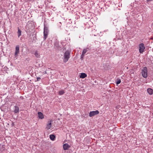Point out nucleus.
Masks as SVG:
<instances>
[{"label":"nucleus","instance_id":"nucleus-1","mask_svg":"<svg viewBox=\"0 0 153 153\" xmlns=\"http://www.w3.org/2000/svg\"><path fill=\"white\" fill-rule=\"evenodd\" d=\"M70 51H67L65 52L64 55L63 60V61L64 62H66L68 61L70 58Z\"/></svg>","mask_w":153,"mask_h":153},{"label":"nucleus","instance_id":"nucleus-2","mask_svg":"<svg viewBox=\"0 0 153 153\" xmlns=\"http://www.w3.org/2000/svg\"><path fill=\"white\" fill-rule=\"evenodd\" d=\"M141 74L145 78L147 77V69L146 67H144L141 70Z\"/></svg>","mask_w":153,"mask_h":153},{"label":"nucleus","instance_id":"nucleus-3","mask_svg":"<svg viewBox=\"0 0 153 153\" xmlns=\"http://www.w3.org/2000/svg\"><path fill=\"white\" fill-rule=\"evenodd\" d=\"M48 32L49 30L48 29V27L44 25L43 33L44 36V40H45L47 38Z\"/></svg>","mask_w":153,"mask_h":153},{"label":"nucleus","instance_id":"nucleus-4","mask_svg":"<svg viewBox=\"0 0 153 153\" xmlns=\"http://www.w3.org/2000/svg\"><path fill=\"white\" fill-rule=\"evenodd\" d=\"M139 51L140 53H142L144 51L145 49L144 44L143 43H141L139 45Z\"/></svg>","mask_w":153,"mask_h":153},{"label":"nucleus","instance_id":"nucleus-5","mask_svg":"<svg viewBox=\"0 0 153 153\" xmlns=\"http://www.w3.org/2000/svg\"><path fill=\"white\" fill-rule=\"evenodd\" d=\"M59 42L57 41H56L54 43V48L57 50H60L61 49V47L59 45Z\"/></svg>","mask_w":153,"mask_h":153},{"label":"nucleus","instance_id":"nucleus-6","mask_svg":"<svg viewBox=\"0 0 153 153\" xmlns=\"http://www.w3.org/2000/svg\"><path fill=\"white\" fill-rule=\"evenodd\" d=\"M99 113V112L98 110L91 111L89 113V116L91 117L96 115L98 114Z\"/></svg>","mask_w":153,"mask_h":153},{"label":"nucleus","instance_id":"nucleus-7","mask_svg":"<svg viewBox=\"0 0 153 153\" xmlns=\"http://www.w3.org/2000/svg\"><path fill=\"white\" fill-rule=\"evenodd\" d=\"M19 45L16 46V47L15 51V56H17L19 53Z\"/></svg>","mask_w":153,"mask_h":153},{"label":"nucleus","instance_id":"nucleus-8","mask_svg":"<svg viewBox=\"0 0 153 153\" xmlns=\"http://www.w3.org/2000/svg\"><path fill=\"white\" fill-rule=\"evenodd\" d=\"M70 147V146L67 143L63 145V148L64 150H67Z\"/></svg>","mask_w":153,"mask_h":153},{"label":"nucleus","instance_id":"nucleus-9","mask_svg":"<svg viewBox=\"0 0 153 153\" xmlns=\"http://www.w3.org/2000/svg\"><path fill=\"white\" fill-rule=\"evenodd\" d=\"M38 114L39 118L42 119L44 118V115L41 112H38Z\"/></svg>","mask_w":153,"mask_h":153},{"label":"nucleus","instance_id":"nucleus-10","mask_svg":"<svg viewBox=\"0 0 153 153\" xmlns=\"http://www.w3.org/2000/svg\"><path fill=\"white\" fill-rule=\"evenodd\" d=\"M15 109L14 111V112L15 113H17L19 112V107L17 106H14Z\"/></svg>","mask_w":153,"mask_h":153},{"label":"nucleus","instance_id":"nucleus-11","mask_svg":"<svg viewBox=\"0 0 153 153\" xmlns=\"http://www.w3.org/2000/svg\"><path fill=\"white\" fill-rule=\"evenodd\" d=\"M22 31L20 29L19 27H18V31L17 32V33L18 34V36L19 38L20 36L21 35Z\"/></svg>","mask_w":153,"mask_h":153},{"label":"nucleus","instance_id":"nucleus-12","mask_svg":"<svg viewBox=\"0 0 153 153\" xmlns=\"http://www.w3.org/2000/svg\"><path fill=\"white\" fill-rule=\"evenodd\" d=\"M87 74L85 73H82L80 76V77L81 78H84L87 77Z\"/></svg>","mask_w":153,"mask_h":153},{"label":"nucleus","instance_id":"nucleus-13","mask_svg":"<svg viewBox=\"0 0 153 153\" xmlns=\"http://www.w3.org/2000/svg\"><path fill=\"white\" fill-rule=\"evenodd\" d=\"M148 93L150 95H152L153 94V90L151 88H148L147 90Z\"/></svg>","mask_w":153,"mask_h":153},{"label":"nucleus","instance_id":"nucleus-14","mask_svg":"<svg viewBox=\"0 0 153 153\" xmlns=\"http://www.w3.org/2000/svg\"><path fill=\"white\" fill-rule=\"evenodd\" d=\"M51 120H50V122H48L49 123H48L47 125V126L46 127V128L48 129H50L51 126Z\"/></svg>","mask_w":153,"mask_h":153},{"label":"nucleus","instance_id":"nucleus-15","mask_svg":"<svg viewBox=\"0 0 153 153\" xmlns=\"http://www.w3.org/2000/svg\"><path fill=\"white\" fill-rule=\"evenodd\" d=\"M90 49L88 48H86L84 49L82 51V53L83 54H85L88 51L90 50Z\"/></svg>","mask_w":153,"mask_h":153},{"label":"nucleus","instance_id":"nucleus-16","mask_svg":"<svg viewBox=\"0 0 153 153\" xmlns=\"http://www.w3.org/2000/svg\"><path fill=\"white\" fill-rule=\"evenodd\" d=\"M55 138V136L53 134H51L50 135V138L52 140H54Z\"/></svg>","mask_w":153,"mask_h":153},{"label":"nucleus","instance_id":"nucleus-17","mask_svg":"<svg viewBox=\"0 0 153 153\" xmlns=\"http://www.w3.org/2000/svg\"><path fill=\"white\" fill-rule=\"evenodd\" d=\"M65 91L64 90H60L59 92V95H62L65 93Z\"/></svg>","mask_w":153,"mask_h":153},{"label":"nucleus","instance_id":"nucleus-18","mask_svg":"<svg viewBox=\"0 0 153 153\" xmlns=\"http://www.w3.org/2000/svg\"><path fill=\"white\" fill-rule=\"evenodd\" d=\"M34 55L36 57L38 58L40 56L37 51H35Z\"/></svg>","mask_w":153,"mask_h":153},{"label":"nucleus","instance_id":"nucleus-19","mask_svg":"<svg viewBox=\"0 0 153 153\" xmlns=\"http://www.w3.org/2000/svg\"><path fill=\"white\" fill-rule=\"evenodd\" d=\"M121 80L120 79H117V82H116V84L117 85H118L121 82Z\"/></svg>","mask_w":153,"mask_h":153},{"label":"nucleus","instance_id":"nucleus-20","mask_svg":"<svg viewBox=\"0 0 153 153\" xmlns=\"http://www.w3.org/2000/svg\"><path fill=\"white\" fill-rule=\"evenodd\" d=\"M85 54H83L82 53V55L81 56V59H82L83 58V57L84 56Z\"/></svg>","mask_w":153,"mask_h":153},{"label":"nucleus","instance_id":"nucleus-21","mask_svg":"<svg viewBox=\"0 0 153 153\" xmlns=\"http://www.w3.org/2000/svg\"><path fill=\"white\" fill-rule=\"evenodd\" d=\"M31 25H32V24H31L30 23H27V25L26 26V28H27V27H28V26Z\"/></svg>","mask_w":153,"mask_h":153},{"label":"nucleus","instance_id":"nucleus-22","mask_svg":"<svg viewBox=\"0 0 153 153\" xmlns=\"http://www.w3.org/2000/svg\"><path fill=\"white\" fill-rule=\"evenodd\" d=\"M41 78L39 77H37V81H39L40 80V79Z\"/></svg>","mask_w":153,"mask_h":153},{"label":"nucleus","instance_id":"nucleus-23","mask_svg":"<svg viewBox=\"0 0 153 153\" xmlns=\"http://www.w3.org/2000/svg\"><path fill=\"white\" fill-rule=\"evenodd\" d=\"M44 48H45V47H44Z\"/></svg>","mask_w":153,"mask_h":153}]
</instances>
